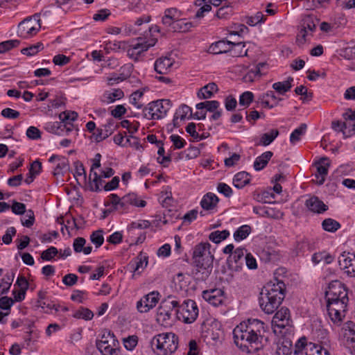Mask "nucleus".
<instances>
[{"label": "nucleus", "mask_w": 355, "mask_h": 355, "mask_svg": "<svg viewBox=\"0 0 355 355\" xmlns=\"http://www.w3.org/2000/svg\"><path fill=\"white\" fill-rule=\"evenodd\" d=\"M264 323L258 319L241 322L234 331V343L243 352L252 353L262 348Z\"/></svg>", "instance_id": "1"}, {"label": "nucleus", "mask_w": 355, "mask_h": 355, "mask_svg": "<svg viewBox=\"0 0 355 355\" xmlns=\"http://www.w3.org/2000/svg\"><path fill=\"white\" fill-rule=\"evenodd\" d=\"M286 285L282 280L275 278L263 286L259 298L261 309L267 314L273 313L285 297Z\"/></svg>", "instance_id": "2"}, {"label": "nucleus", "mask_w": 355, "mask_h": 355, "mask_svg": "<svg viewBox=\"0 0 355 355\" xmlns=\"http://www.w3.org/2000/svg\"><path fill=\"white\" fill-rule=\"evenodd\" d=\"M178 345L179 338L173 332L159 334L150 341L151 348L157 355H171L176 352Z\"/></svg>", "instance_id": "3"}, {"label": "nucleus", "mask_w": 355, "mask_h": 355, "mask_svg": "<svg viewBox=\"0 0 355 355\" xmlns=\"http://www.w3.org/2000/svg\"><path fill=\"white\" fill-rule=\"evenodd\" d=\"M172 106L168 99L153 101L144 109V116L149 120H158L163 118Z\"/></svg>", "instance_id": "4"}, {"label": "nucleus", "mask_w": 355, "mask_h": 355, "mask_svg": "<svg viewBox=\"0 0 355 355\" xmlns=\"http://www.w3.org/2000/svg\"><path fill=\"white\" fill-rule=\"evenodd\" d=\"M96 347L103 355H119V342L114 333L105 331L101 338L96 341Z\"/></svg>", "instance_id": "5"}, {"label": "nucleus", "mask_w": 355, "mask_h": 355, "mask_svg": "<svg viewBox=\"0 0 355 355\" xmlns=\"http://www.w3.org/2000/svg\"><path fill=\"white\" fill-rule=\"evenodd\" d=\"M175 314L180 320L191 324L193 322L198 315V308L196 303L192 300H187L178 306Z\"/></svg>", "instance_id": "6"}, {"label": "nucleus", "mask_w": 355, "mask_h": 355, "mask_svg": "<svg viewBox=\"0 0 355 355\" xmlns=\"http://www.w3.org/2000/svg\"><path fill=\"white\" fill-rule=\"evenodd\" d=\"M349 298L339 299L335 301L327 300V309L331 320L335 324H340L347 311Z\"/></svg>", "instance_id": "7"}, {"label": "nucleus", "mask_w": 355, "mask_h": 355, "mask_svg": "<svg viewBox=\"0 0 355 355\" xmlns=\"http://www.w3.org/2000/svg\"><path fill=\"white\" fill-rule=\"evenodd\" d=\"M40 17V13H36L21 21L18 26V35L27 37L36 34L41 28Z\"/></svg>", "instance_id": "8"}, {"label": "nucleus", "mask_w": 355, "mask_h": 355, "mask_svg": "<svg viewBox=\"0 0 355 355\" xmlns=\"http://www.w3.org/2000/svg\"><path fill=\"white\" fill-rule=\"evenodd\" d=\"M179 306V302L174 300L172 296H168L167 299L162 302L160 306L157 310L158 322L168 324L172 315V312Z\"/></svg>", "instance_id": "9"}, {"label": "nucleus", "mask_w": 355, "mask_h": 355, "mask_svg": "<svg viewBox=\"0 0 355 355\" xmlns=\"http://www.w3.org/2000/svg\"><path fill=\"white\" fill-rule=\"evenodd\" d=\"M213 261L214 260L193 261L195 268L192 270V275L195 280L203 282L208 279L213 269Z\"/></svg>", "instance_id": "10"}, {"label": "nucleus", "mask_w": 355, "mask_h": 355, "mask_svg": "<svg viewBox=\"0 0 355 355\" xmlns=\"http://www.w3.org/2000/svg\"><path fill=\"white\" fill-rule=\"evenodd\" d=\"M327 300L335 301L339 299L348 298L347 289L340 281H331L325 292Z\"/></svg>", "instance_id": "11"}, {"label": "nucleus", "mask_w": 355, "mask_h": 355, "mask_svg": "<svg viewBox=\"0 0 355 355\" xmlns=\"http://www.w3.org/2000/svg\"><path fill=\"white\" fill-rule=\"evenodd\" d=\"M159 293L153 291L144 295L137 303V309L140 313H147L154 308L158 302Z\"/></svg>", "instance_id": "12"}, {"label": "nucleus", "mask_w": 355, "mask_h": 355, "mask_svg": "<svg viewBox=\"0 0 355 355\" xmlns=\"http://www.w3.org/2000/svg\"><path fill=\"white\" fill-rule=\"evenodd\" d=\"M316 26L314 23L313 18L311 15L305 16L302 19V28L297 35V42L299 44H303L306 41V37L312 35L315 31Z\"/></svg>", "instance_id": "13"}, {"label": "nucleus", "mask_w": 355, "mask_h": 355, "mask_svg": "<svg viewBox=\"0 0 355 355\" xmlns=\"http://www.w3.org/2000/svg\"><path fill=\"white\" fill-rule=\"evenodd\" d=\"M338 263L342 270L350 277H355V254L343 252L338 257Z\"/></svg>", "instance_id": "14"}, {"label": "nucleus", "mask_w": 355, "mask_h": 355, "mask_svg": "<svg viewBox=\"0 0 355 355\" xmlns=\"http://www.w3.org/2000/svg\"><path fill=\"white\" fill-rule=\"evenodd\" d=\"M211 245L208 242L200 243L196 245L193 251L192 259L197 261H211L214 260V255L210 252Z\"/></svg>", "instance_id": "15"}, {"label": "nucleus", "mask_w": 355, "mask_h": 355, "mask_svg": "<svg viewBox=\"0 0 355 355\" xmlns=\"http://www.w3.org/2000/svg\"><path fill=\"white\" fill-rule=\"evenodd\" d=\"M137 41V43L130 45L127 50L128 56L135 60H137L143 52L146 51L150 46L155 44V42L147 44L141 37H138Z\"/></svg>", "instance_id": "16"}, {"label": "nucleus", "mask_w": 355, "mask_h": 355, "mask_svg": "<svg viewBox=\"0 0 355 355\" xmlns=\"http://www.w3.org/2000/svg\"><path fill=\"white\" fill-rule=\"evenodd\" d=\"M315 242L306 238L297 240L293 249V253L295 256H304L315 249Z\"/></svg>", "instance_id": "17"}, {"label": "nucleus", "mask_w": 355, "mask_h": 355, "mask_svg": "<svg viewBox=\"0 0 355 355\" xmlns=\"http://www.w3.org/2000/svg\"><path fill=\"white\" fill-rule=\"evenodd\" d=\"M223 291L220 288L206 290L202 292V296L209 304L217 306L223 301Z\"/></svg>", "instance_id": "18"}, {"label": "nucleus", "mask_w": 355, "mask_h": 355, "mask_svg": "<svg viewBox=\"0 0 355 355\" xmlns=\"http://www.w3.org/2000/svg\"><path fill=\"white\" fill-rule=\"evenodd\" d=\"M245 248H238L232 254L227 258V264L229 267L235 270H239L241 268L243 261L244 260Z\"/></svg>", "instance_id": "19"}, {"label": "nucleus", "mask_w": 355, "mask_h": 355, "mask_svg": "<svg viewBox=\"0 0 355 355\" xmlns=\"http://www.w3.org/2000/svg\"><path fill=\"white\" fill-rule=\"evenodd\" d=\"M316 167L318 174H315L318 181V184L322 185L325 181V176L328 173V169L330 166L329 159L327 157H323L320 159L318 162L314 163Z\"/></svg>", "instance_id": "20"}, {"label": "nucleus", "mask_w": 355, "mask_h": 355, "mask_svg": "<svg viewBox=\"0 0 355 355\" xmlns=\"http://www.w3.org/2000/svg\"><path fill=\"white\" fill-rule=\"evenodd\" d=\"M306 207L311 212L315 214H322L328 209L326 205L317 196H312L305 201Z\"/></svg>", "instance_id": "21"}, {"label": "nucleus", "mask_w": 355, "mask_h": 355, "mask_svg": "<svg viewBox=\"0 0 355 355\" xmlns=\"http://www.w3.org/2000/svg\"><path fill=\"white\" fill-rule=\"evenodd\" d=\"M289 321L290 311L288 308L282 307L275 313L272 322L279 328H284L289 324Z\"/></svg>", "instance_id": "22"}, {"label": "nucleus", "mask_w": 355, "mask_h": 355, "mask_svg": "<svg viewBox=\"0 0 355 355\" xmlns=\"http://www.w3.org/2000/svg\"><path fill=\"white\" fill-rule=\"evenodd\" d=\"M162 22L166 26H172L175 31L186 32L191 27L190 23H186L183 20H174L165 15L162 18Z\"/></svg>", "instance_id": "23"}, {"label": "nucleus", "mask_w": 355, "mask_h": 355, "mask_svg": "<svg viewBox=\"0 0 355 355\" xmlns=\"http://www.w3.org/2000/svg\"><path fill=\"white\" fill-rule=\"evenodd\" d=\"M173 60L169 56L158 58L154 64L155 71L159 74H166L173 66Z\"/></svg>", "instance_id": "24"}, {"label": "nucleus", "mask_w": 355, "mask_h": 355, "mask_svg": "<svg viewBox=\"0 0 355 355\" xmlns=\"http://www.w3.org/2000/svg\"><path fill=\"white\" fill-rule=\"evenodd\" d=\"M230 50H231V42L223 40L213 43L209 46L208 52L216 55L228 53Z\"/></svg>", "instance_id": "25"}, {"label": "nucleus", "mask_w": 355, "mask_h": 355, "mask_svg": "<svg viewBox=\"0 0 355 355\" xmlns=\"http://www.w3.org/2000/svg\"><path fill=\"white\" fill-rule=\"evenodd\" d=\"M49 162L58 161L55 168L53 172L54 176H57L63 173L64 171L69 168V163L67 159L60 157L58 155H53L49 159Z\"/></svg>", "instance_id": "26"}, {"label": "nucleus", "mask_w": 355, "mask_h": 355, "mask_svg": "<svg viewBox=\"0 0 355 355\" xmlns=\"http://www.w3.org/2000/svg\"><path fill=\"white\" fill-rule=\"evenodd\" d=\"M218 201L219 199L217 196L213 193L209 192L203 196L200 202V205L202 209L205 210H211L216 207Z\"/></svg>", "instance_id": "27"}, {"label": "nucleus", "mask_w": 355, "mask_h": 355, "mask_svg": "<svg viewBox=\"0 0 355 355\" xmlns=\"http://www.w3.org/2000/svg\"><path fill=\"white\" fill-rule=\"evenodd\" d=\"M250 182V175L245 172L241 171L236 173L233 179V184L237 189H242Z\"/></svg>", "instance_id": "28"}, {"label": "nucleus", "mask_w": 355, "mask_h": 355, "mask_svg": "<svg viewBox=\"0 0 355 355\" xmlns=\"http://www.w3.org/2000/svg\"><path fill=\"white\" fill-rule=\"evenodd\" d=\"M124 96V93L121 89H114L113 92H105L102 96V101L105 103H111L116 100H119Z\"/></svg>", "instance_id": "29"}, {"label": "nucleus", "mask_w": 355, "mask_h": 355, "mask_svg": "<svg viewBox=\"0 0 355 355\" xmlns=\"http://www.w3.org/2000/svg\"><path fill=\"white\" fill-rule=\"evenodd\" d=\"M272 155L271 151H266L257 157L254 162V169L256 171L262 170L267 165Z\"/></svg>", "instance_id": "30"}, {"label": "nucleus", "mask_w": 355, "mask_h": 355, "mask_svg": "<svg viewBox=\"0 0 355 355\" xmlns=\"http://www.w3.org/2000/svg\"><path fill=\"white\" fill-rule=\"evenodd\" d=\"M218 90V87L214 83H209L202 87L198 92V96L201 99H207L211 98L214 92Z\"/></svg>", "instance_id": "31"}, {"label": "nucleus", "mask_w": 355, "mask_h": 355, "mask_svg": "<svg viewBox=\"0 0 355 355\" xmlns=\"http://www.w3.org/2000/svg\"><path fill=\"white\" fill-rule=\"evenodd\" d=\"M293 81V78L288 77V79L285 81L277 82L274 83L272 87L277 93L280 94H284L286 92H288L292 87Z\"/></svg>", "instance_id": "32"}, {"label": "nucleus", "mask_w": 355, "mask_h": 355, "mask_svg": "<svg viewBox=\"0 0 355 355\" xmlns=\"http://www.w3.org/2000/svg\"><path fill=\"white\" fill-rule=\"evenodd\" d=\"M245 45L243 42H231V53L233 57H242L246 56L248 54V49H245Z\"/></svg>", "instance_id": "33"}, {"label": "nucleus", "mask_w": 355, "mask_h": 355, "mask_svg": "<svg viewBox=\"0 0 355 355\" xmlns=\"http://www.w3.org/2000/svg\"><path fill=\"white\" fill-rule=\"evenodd\" d=\"M279 135V131L277 129H272L270 132L263 134L261 136L260 141L257 145L264 146L270 144Z\"/></svg>", "instance_id": "34"}, {"label": "nucleus", "mask_w": 355, "mask_h": 355, "mask_svg": "<svg viewBox=\"0 0 355 355\" xmlns=\"http://www.w3.org/2000/svg\"><path fill=\"white\" fill-rule=\"evenodd\" d=\"M124 200L127 202L128 205H132L137 207H144L146 205V202L144 200L138 198L137 195L131 193L124 196Z\"/></svg>", "instance_id": "35"}, {"label": "nucleus", "mask_w": 355, "mask_h": 355, "mask_svg": "<svg viewBox=\"0 0 355 355\" xmlns=\"http://www.w3.org/2000/svg\"><path fill=\"white\" fill-rule=\"evenodd\" d=\"M341 227L340 224L336 220L328 218L322 222V227L324 231L335 232Z\"/></svg>", "instance_id": "36"}, {"label": "nucleus", "mask_w": 355, "mask_h": 355, "mask_svg": "<svg viewBox=\"0 0 355 355\" xmlns=\"http://www.w3.org/2000/svg\"><path fill=\"white\" fill-rule=\"evenodd\" d=\"M252 228L250 225H243L234 233V239L236 241H242L250 234Z\"/></svg>", "instance_id": "37"}, {"label": "nucleus", "mask_w": 355, "mask_h": 355, "mask_svg": "<svg viewBox=\"0 0 355 355\" xmlns=\"http://www.w3.org/2000/svg\"><path fill=\"white\" fill-rule=\"evenodd\" d=\"M230 236V232L227 230L219 231L216 230L212 232L209 236V239L210 241L215 243H219L222 241L226 239Z\"/></svg>", "instance_id": "38"}, {"label": "nucleus", "mask_w": 355, "mask_h": 355, "mask_svg": "<svg viewBox=\"0 0 355 355\" xmlns=\"http://www.w3.org/2000/svg\"><path fill=\"white\" fill-rule=\"evenodd\" d=\"M322 260L324 261L325 263L329 264L333 261L334 257L326 252L315 253L312 256V261L315 264L319 263Z\"/></svg>", "instance_id": "39"}, {"label": "nucleus", "mask_w": 355, "mask_h": 355, "mask_svg": "<svg viewBox=\"0 0 355 355\" xmlns=\"http://www.w3.org/2000/svg\"><path fill=\"white\" fill-rule=\"evenodd\" d=\"M306 128V123H301L297 128L294 130L290 136L291 143L295 144L297 141H300V137L305 134Z\"/></svg>", "instance_id": "40"}, {"label": "nucleus", "mask_w": 355, "mask_h": 355, "mask_svg": "<svg viewBox=\"0 0 355 355\" xmlns=\"http://www.w3.org/2000/svg\"><path fill=\"white\" fill-rule=\"evenodd\" d=\"M345 340L355 337V324L352 321L346 322L341 329Z\"/></svg>", "instance_id": "41"}, {"label": "nucleus", "mask_w": 355, "mask_h": 355, "mask_svg": "<svg viewBox=\"0 0 355 355\" xmlns=\"http://www.w3.org/2000/svg\"><path fill=\"white\" fill-rule=\"evenodd\" d=\"M175 114L180 117V120H184L186 118H193L191 108L185 104H182Z\"/></svg>", "instance_id": "42"}, {"label": "nucleus", "mask_w": 355, "mask_h": 355, "mask_svg": "<svg viewBox=\"0 0 355 355\" xmlns=\"http://www.w3.org/2000/svg\"><path fill=\"white\" fill-rule=\"evenodd\" d=\"M44 48L42 42H37L35 44L31 45L28 47L24 48L21 50V53L27 56H33L36 55L38 52Z\"/></svg>", "instance_id": "43"}, {"label": "nucleus", "mask_w": 355, "mask_h": 355, "mask_svg": "<svg viewBox=\"0 0 355 355\" xmlns=\"http://www.w3.org/2000/svg\"><path fill=\"white\" fill-rule=\"evenodd\" d=\"M73 317L78 319L81 318L85 320H89L94 317V313L89 309L81 307L73 314Z\"/></svg>", "instance_id": "44"}, {"label": "nucleus", "mask_w": 355, "mask_h": 355, "mask_svg": "<svg viewBox=\"0 0 355 355\" xmlns=\"http://www.w3.org/2000/svg\"><path fill=\"white\" fill-rule=\"evenodd\" d=\"M20 44L18 40H10L0 43V53H4L14 48L17 47Z\"/></svg>", "instance_id": "45"}, {"label": "nucleus", "mask_w": 355, "mask_h": 355, "mask_svg": "<svg viewBox=\"0 0 355 355\" xmlns=\"http://www.w3.org/2000/svg\"><path fill=\"white\" fill-rule=\"evenodd\" d=\"M103 233V230H98L93 232L90 235V240L95 245L96 248L101 247L103 243L104 237Z\"/></svg>", "instance_id": "46"}, {"label": "nucleus", "mask_w": 355, "mask_h": 355, "mask_svg": "<svg viewBox=\"0 0 355 355\" xmlns=\"http://www.w3.org/2000/svg\"><path fill=\"white\" fill-rule=\"evenodd\" d=\"M147 264L148 258L146 256H141L140 257H138L137 260H135V262L131 264V266L134 269V272H137L139 274L141 272L139 270L141 269V270H143Z\"/></svg>", "instance_id": "47"}, {"label": "nucleus", "mask_w": 355, "mask_h": 355, "mask_svg": "<svg viewBox=\"0 0 355 355\" xmlns=\"http://www.w3.org/2000/svg\"><path fill=\"white\" fill-rule=\"evenodd\" d=\"M143 96L144 92L142 90L138 89L130 95V101L137 108L141 109L144 105V104L140 102V99L143 97Z\"/></svg>", "instance_id": "48"}, {"label": "nucleus", "mask_w": 355, "mask_h": 355, "mask_svg": "<svg viewBox=\"0 0 355 355\" xmlns=\"http://www.w3.org/2000/svg\"><path fill=\"white\" fill-rule=\"evenodd\" d=\"M64 122L60 121H55V122H49L46 124L45 128L46 130L53 132L54 134L60 135L61 132H62V125Z\"/></svg>", "instance_id": "49"}, {"label": "nucleus", "mask_w": 355, "mask_h": 355, "mask_svg": "<svg viewBox=\"0 0 355 355\" xmlns=\"http://www.w3.org/2000/svg\"><path fill=\"white\" fill-rule=\"evenodd\" d=\"M94 179L92 182H90L91 190L94 191H100L101 190V186H102L104 181L102 180L103 177L98 175L96 172L93 173Z\"/></svg>", "instance_id": "50"}, {"label": "nucleus", "mask_w": 355, "mask_h": 355, "mask_svg": "<svg viewBox=\"0 0 355 355\" xmlns=\"http://www.w3.org/2000/svg\"><path fill=\"white\" fill-rule=\"evenodd\" d=\"M112 134V130H104L101 128H97L95 132H93V137H94L96 142H99Z\"/></svg>", "instance_id": "51"}, {"label": "nucleus", "mask_w": 355, "mask_h": 355, "mask_svg": "<svg viewBox=\"0 0 355 355\" xmlns=\"http://www.w3.org/2000/svg\"><path fill=\"white\" fill-rule=\"evenodd\" d=\"M123 343L125 348L127 350H133L138 343V337L137 336H129L127 338L123 339Z\"/></svg>", "instance_id": "52"}, {"label": "nucleus", "mask_w": 355, "mask_h": 355, "mask_svg": "<svg viewBox=\"0 0 355 355\" xmlns=\"http://www.w3.org/2000/svg\"><path fill=\"white\" fill-rule=\"evenodd\" d=\"M254 100L252 92L247 91L243 92L239 97V104L245 107H248Z\"/></svg>", "instance_id": "53"}, {"label": "nucleus", "mask_w": 355, "mask_h": 355, "mask_svg": "<svg viewBox=\"0 0 355 355\" xmlns=\"http://www.w3.org/2000/svg\"><path fill=\"white\" fill-rule=\"evenodd\" d=\"M233 13L232 6L229 5L220 7L216 12V16L218 19H227Z\"/></svg>", "instance_id": "54"}, {"label": "nucleus", "mask_w": 355, "mask_h": 355, "mask_svg": "<svg viewBox=\"0 0 355 355\" xmlns=\"http://www.w3.org/2000/svg\"><path fill=\"white\" fill-rule=\"evenodd\" d=\"M78 118V114L76 112L66 111L62 112L59 114V119L60 121L64 122H70L74 121Z\"/></svg>", "instance_id": "55"}, {"label": "nucleus", "mask_w": 355, "mask_h": 355, "mask_svg": "<svg viewBox=\"0 0 355 355\" xmlns=\"http://www.w3.org/2000/svg\"><path fill=\"white\" fill-rule=\"evenodd\" d=\"M331 128L336 132H341L345 138H347L349 136V135L346 134L345 130L347 128V124L345 122L333 121L331 122Z\"/></svg>", "instance_id": "56"}, {"label": "nucleus", "mask_w": 355, "mask_h": 355, "mask_svg": "<svg viewBox=\"0 0 355 355\" xmlns=\"http://www.w3.org/2000/svg\"><path fill=\"white\" fill-rule=\"evenodd\" d=\"M266 20L265 16L261 12H257L254 16L249 17L246 23L250 26H255L259 23L263 22Z\"/></svg>", "instance_id": "57"}, {"label": "nucleus", "mask_w": 355, "mask_h": 355, "mask_svg": "<svg viewBox=\"0 0 355 355\" xmlns=\"http://www.w3.org/2000/svg\"><path fill=\"white\" fill-rule=\"evenodd\" d=\"M58 253L57 248L51 246L42 252L41 259L44 261H51Z\"/></svg>", "instance_id": "58"}, {"label": "nucleus", "mask_w": 355, "mask_h": 355, "mask_svg": "<svg viewBox=\"0 0 355 355\" xmlns=\"http://www.w3.org/2000/svg\"><path fill=\"white\" fill-rule=\"evenodd\" d=\"M170 139L173 142L175 149H181L184 148L187 144L185 140L178 135H171Z\"/></svg>", "instance_id": "59"}, {"label": "nucleus", "mask_w": 355, "mask_h": 355, "mask_svg": "<svg viewBox=\"0 0 355 355\" xmlns=\"http://www.w3.org/2000/svg\"><path fill=\"white\" fill-rule=\"evenodd\" d=\"M217 191L225 197L230 198L232 195V188L225 183L220 182L217 185Z\"/></svg>", "instance_id": "60"}, {"label": "nucleus", "mask_w": 355, "mask_h": 355, "mask_svg": "<svg viewBox=\"0 0 355 355\" xmlns=\"http://www.w3.org/2000/svg\"><path fill=\"white\" fill-rule=\"evenodd\" d=\"M11 209L12 211L17 215L24 214L26 211V205L17 201H13Z\"/></svg>", "instance_id": "61"}, {"label": "nucleus", "mask_w": 355, "mask_h": 355, "mask_svg": "<svg viewBox=\"0 0 355 355\" xmlns=\"http://www.w3.org/2000/svg\"><path fill=\"white\" fill-rule=\"evenodd\" d=\"M261 75V73L259 72V69H250L243 77V80L245 83H252L254 81L256 76H260Z\"/></svg>", "instance_id": "62"}, {"label": "nucleus", "mask_w": 355, "mask_h": 355, "mask_svg": "<svg viewBox=\"0 0 355 355\" xmlns=\"http://www.w3.org/2000/svg\"><path fill=\"white\" fill-rule=\"evenodd\" d=\"M1 114L4 118L11 119H17L20 115V113L18 111L15 110L11 108H9V107L3 109L1 111Z\"/></svg>", "instance_id": "63"}, {"label": "nucleus", "mask_w": 355, "mask_h": 355, "mask_svg": "<svg viewBox=\"0 0 355 355\" xmlns=\"http://www.w3.org/2000/svg\"><path fill=\"white\" fill-rule=\"evenodd\" d=\"M70 61V58L63 54H58L53 57V62L55 65L64 66L68 64Z\"/></svg>", "instance_id": "64"}]
</instances>
